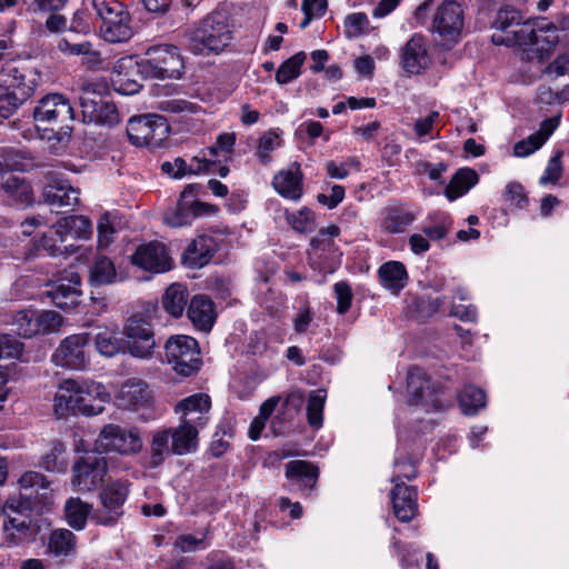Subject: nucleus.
<instances>
[{
  "label": "nucleus",
  "instance_id": "1",
  "mask_svg": "<svg viewBox=\"0 0 569 569\" xmlns=\"http://www.w3.org/2000/svg\"><path fill=\"white\" fill-rule=\"evenodd\" d=\"M20 493L10 497L3 507L9 516L4 523L6 541L9 546H19L30 541L37 535V527L24 511L41 510L52 505L53 490L47 478L37 471H26L18 480Z\"/></svg>",
  "mask_w": 569,
  "mask_h": 569
},
{
  "label": "nucleus",
  "instance_id": "2",
  "mask_svg": "<svg viewBox=\"0 0 569 569\" xmlns=\"http://www.w3.org/2000/svg\"><path fill=\"white\" fill-rule=\"evenodd\" d=\"M559 41V30L546 19L526 21L519 30L512 31V37L507 39L495 38V43L506 46H519L528 51L537 53L542 59L549 54Z\"/></svg>",
  "mask_w": 569,
  "mask_h": 569
},
{
  "label": "nucleus",
  "instance_id": "3",
  "mask_svg": "<svg viewBox=\"0 0 569 569\" xmlns=\"http://www.w3.org/2000/svg\"><path fill=\"white\" fill-rule=\"evenodd\" d=\"M92 223L83 216H70L58 220L40 240L41 248L49 256L73 253L79 247L63 246L68 239L88 240L92 236Z\"/></svg>",
  "mask_w": 569,
  "mask_h": 569
},
{
  "label": "nucleus",
  "instance_id": "4",
  "mask_svg": "<svg viewBox=\"0 0 569 569\" xmlns=\"http://www.w3.org/2000/svg\"><path fill=\"white\" fill-rule=\"evenodd\" d=\"M138 72L146 78L178 79L182 74L183 60L179 49L171 44L149 48L137 61Z\"/></svg>",
  "mask_w": 569,
  "mask_h": 569
},
{
  "label": "nucleus",
  "instance_id": "5",
  "mask_svg": "<svg viewBox=\"0 0 569 569\" xmlns=\"http://www.w3.org/2000/svg\"><path fill=\"white\" fill-rule=\"evenodd\" d=\"M92 7L101 20L100 34L111 43L124 42L132 38L130 16L118 0H92Z\"/></svg>",
  "mask_w": 569,
  "mask_h": 569
},
{
  "label": "nucleus",
  "instance_id": "6",
  "mask_svg": "<svg viewBox=\"0 0 569 569\" xmlns=\"http://www.w3.org/2000/svg\"><path fill=\"white\" fill-rule=\"evenodd\" d=\"M229 41L230 30L226 16L221 12H213L206 17L201 24L191 32L189 48L197 54L219 52L227 47Z\"/></svg>",
  "mask_w": 569,
  "mask_h": 569
},
{
  "label": "nucleus",
  "instance_id": "7",
  "mask_svg": "<svg viewBox=\"0 0 569 569\" xmlns=\"http://www.w3.org/2000/svg\"><path fill=\"white\" fill-rule=\"evenodd\" d=\"M39 73L33 69L19 68L8 64L6 72L0 76V108H6L9 102L12 108H18L31 97L39 82Z\"/></svg>",
  "mask_w": 569,
  "mask_h": 569
},
{
  "label": "nucleus",
  "instance_id": "8",
  "mask_svg": "<svg viewBox=\"0 0 569 569\" xmlns=\"http://www.w3.org/2000/svg\"><path fill=\"white\" fill-rule=\"evenodd\" d=\"M164 351L168 363L178 375L189 377L199 371L200 348L194 338L186 335L172 336L167 340Z\"/></svg>",
  "mask_w": 569,
  "mask_h": 569
},
{
  "label": "nucleus",
  "instance_id": "9",
  "mask_svg": "<svg viewBox=\"0 0 569 569\" xmlns=\"http://www.w3.org/2000/svg\"><path fill=\"white\" fill-rule=\"evenodd\" d=\"M168 133L167 120L162 116L153 113L131 117L127 126L128 138L137 147L157 148Z\"/></svg>",
  "mask_w": 569,
  "mask_h": 569
},
{
  "label": "nucleus",
  "instance_id": "10",
  "mask_svg": "<svg viewBox=\"0 0 569 569\" xmlns=\"http://www.w3.org/2000/svg\"><path fill=\"white\" fill-rule=\"evenodd\" d=\"M94 449L99 452L133 455L142 449V440L136 428L107 425L96 439Z\"/></svg>",
  "mask_w": 569,
  "mask_h": 569
},
{
  "label": "nucleus",
  "instance_id": "11",
  "mask_svg": "<svg viewBox=\"0 0 569 569\" xmlns=\"http://www.w3.org/2000/svg\"><path fill=\"white\" fill-rule=\"evenodd\" d=\"M197 189L196 184H189L183 189L176 206L164 212L163 221L166 224L173 228L184 227L190 224L198 216L216 212L212 206L197 201Z\"/></svg>",
  "mask_w": 569,
  "mask_h": 569
},
{
  "label": "nucleus",
  "instance_id": "12",
  "mask_svg": "<svg viewBox=\"0 0 569 569\" xmlns=\"http://www.w3.org/2000/svg\"><path fill=\"white\" fill-rule=\"evenodd\" d=\"M89 332L70 335L61 340L51 356V361L62 368L83 370L89 362Z\"/></svg>",
  "mask_w": 569,
  "mask_h": 569
},
{
  "label": "nucleus",
  "instance_id": "13",
  "mask_svg": "<svg viewBox=\"0 0 569 569\" xmlns=\"http://www.w3.org/2000/svg\"><path fill=\"white\" fill-rule=\"evenodd\" d=\"M129 493L124 481H112L99 493L100 507L92 513V519L102 526H112L122 516V506Z\"/></svg>",
  "mask_w": 569,
  "mask_h": 569
},
{
  "label": "nucleus",
  "instance_id": "14",
  "mask_svg": "<svg viewBox=\"0 0 569 569\" xmlns=\"http://www.w3.org/2000/svg\"><path fill=\"white\" fill-rule=\"evenodd\" d=\"M465 14L461 6L452 0L443 1L436 10L431 29L446 43H456L462 34Z\"/></svg>",
  "mask_w": 569,
  "mask_h": 569
},
{
  "label": "nucleus",
  "instance_id": "15",
  "mask_svg": "<svg viewBox=\"0 0 569 569\" xmlns=\"http://www.w3.org/2000/svg\"><path fill=\"white\" fill-rule=\"evenodd\" d=\"M71 485L82 492H90L97 489L107 475V461L102 457H80L72 467Z\"/></svg>",
  "mask_w": 569,
  "mask_h": 569
},
{
  "label": "nucleus",
  "instance_id": "16",
  "mask_svg": "<svg viewBox=\"0 0 569 569\" xmlns=\"http://www.w3.org/2000/svg\"><path fill=\"white\" fill-rule=\"evenodd\" d=\"M236 139L234 132L220 133L212 146L201 150L191 159L190 170L196 174L207 173L216 164L228 162L231 159Z\"/></svg>",
  "mask_w": 569,
  "mask_h": 569
},
{
  "label": "nucleus",
  "instance_id": "17",
  "mask_svg": "<svg viewBox=\"0 0 569 569\" xmlns=\"http://www.w3.org/2000/svg\"><path fill=\"white\" fill-rule=\"evenodd\" d=\"M129 353L139 359H150L153 355L156 340L150 322L144 319H129L123 331Z\"/></svg>",
  "mask_w": 569,
  "mask_h": 569
},
{
  "label": "nucleus",
  "instance_id": "18",
  "mask_svg": "<svg viewBox=\"0 0 569 569\" xmlns=\"http://www.w3.org/2000/svg\"><path fill=\"white\" fill-rule=\"evenodd\" d=\"M407 392L411 405H421L426 410L441 408L438 389L419 367H411L408 370Z\"/></svg>",
  "mask_w": 569,
  "mask_h": 569
},
{
  "label": "nucleus",
  "instance_id": "19",
  "mask_svg": "<svg viewBox=\"0 0 569 569\" xmlns=\"http://www.w3.org/2000/svg\"><path fill=\"white\" fill-rule=\"evenodd\" d=\"M132 266L151 273L169 271L173 261L166 246L158 241L140 244L130 257Z\"/></svg>",
  "mask_w": 569,
  "mask_h": 569
},
{
  "label": "nucleus",
  "instance_id": "20",
  "mask_svg": "<svg viewBox=\"0 0 569 569\" xmlns=\"http://www.w3.org/2000/svg\"><path fill=\"white\" fill-rule=\"evenodd\" d=\"M94 392V388L91 389ZM90 393V389L80 387L79 378L62 380L57 388L53 398V412L58 418L80 413V406L83 401L82 395Z\"/></svg>",
  "mask_w": 569,
  "mask_h": 569
},
{
  "label": "nucleus",
  "instance_id": "21",
  "mask_svg": "<svg viewBox=\"0 0 569 569\" xmlns=\"http://www.w3.org/2000/svg\"><path fill=\"white\" fill-rule=\"evenodd\" d=\"M33 118L37 122H64L73 119V109L62 94L51 93L38 102Z\"/></svg>",
  "mask_w": 569,
  "mask_h": 569
},
{
  "label": "nucleus",
  "instance_id": "22",
  "mask_svg": "<svg viewBox=\"0 0 569 569\" xmlns=\"http://www.w3.org/2000/svg\"><path fill=\"white\" fill-rule=\"evenodd\" d=\"M42 193L44 201L51 206L71 207L79 201V191L56 172L46 174Z\"/></svg>",
  "mask_w": 569,
  "mask_h": 569
},
{
  "label": "nucleus",
  "instance_id": "23",
  "mask_svg": "<svg viewBox=\"0 0 569 569\" xmlns=\"http://www.w3.org/2000/svg\"><path fill=\"white\" fill-rule=\"evenodd\" d=\"M211 401L208 395L197 393L187 397L176 405L174 411L180 416L181 423L189 422L201 429L208 421Z\"/></svg>",
  "mask_w": 569,
  "mask_h": 569
},
{
  "label": "nucleus",
  "instance_id": "24",
  "mask_svg": "<svg viewBox=\"0 0 569 569\" xmlns=\"http://www.w3.org/2000/svg\"><path fill=\"white\" fill-rule=\"evenodd\" d=\"M81 282L77 273L70 272V277L60 279L56 283L50 284L47 295L51 301L61 309H72L80 303Z\"/></svg>",
  "mask_w": 569,
  "mask_h": 569
},
{
  "label": "nucleus",
  "instance_id": "25",
  "mask_svg": "<svg viewBox=\"0 0 569 569\" xmlns=\"http://www.w3.org/2000/svg\"><path fill=\"white\" fill-rule=\"evenodd\" d=\"M116 400L122 408L138 409L149 405L151 391L143 380L130 378L119 386L116 392Z\"/></svg>",
  "mask_w": 569,
  "mask_h": 569
},
{
  "label": "nucleus",
  "instance_id": "26",
  "mask_svg": "<svg viewBox=\"0 0 569 569\" xmlns=\"http://www.w3.org/2000/svg\"><path fill=\"white\" fill-rule=\"evenodd\" d=\"M302 179L300 166L293 162L273 177L272 186L282 198L298 201L303 193Z\"/></svg>",
  "mask_w": 569,
  "mask_h": 569
},
{
  "label": "nucleus",
  "instance_id": "27",
  "mask_svg": "<svg viewBox=\"0 0 569 569\" xmlns=\"http://www.w3.org/2000/svg\"><path fill=\"white\" fill-rule=\"evenodd\" d=\"M401 59L407 72L419 74L425 71L431 63L425 38L418 34L410 38L402 50Z\"/></svg>",
  "mask_w": 569,
  "mask_h": 569
},
{
  "label": "nucleus",
  "instance_id": "28",
  "mask_svg": "<svg viewBox=\"0 0 569 569\" xmlns=\"http://www.w3.org/2000/svg\"><path fill=\"white\" fill-rule=\"evenodd\" d=\"M218 249V242L212 236H198L188 244L183 252V263L189 268L206 266Z\"/></svg>",
  "mask_w": 569,
  "mask_h": 569
},
{
  "label": "nucleus",
  "instance_id": "29",
  "mask_svg": "<svg viewBox=\"0 0 569 569\" xmlns=\"http://www.w3.org/2000/svg\"><path fill=\"white\" fill-rule=\"evenodd\" d=\"M395 516L402 522L415 518L418 511L417 491L413 487L397 482L391 491Z\"/></svg>",
  "mask_w": 569,
  "mask_h": 569
},
{
  "label": "nucleus",
  "instance_id": "30",
  "mask_svg": "<svg viewBox=\"0 0 569 569\" xmlns=\"http://www.w3.org/2000/svg\"><path fill=\"white\" fill-rule=\"evenodd\" d=\"M80 387L83 389L94 388V392L82 395L83 401L80 406V415L83 416H97L100 415L107 403L111 400L110 392L99 381L92 379L79 378Z\"/></svg>",
  "mask_w": 569,
  "mask_h": 569
},
{
  "label": "nucleus",
  "instance_id": "31",
  "mask_svg": "<svg viewBox=\"0 0 569 569\" xmlns=\"http://www.w3.org/2000/svg\"><path fill=\"white\" fill-rule=\"evenodd\" d=\"M187 315L193 327L203 332H209L217 318L213 302L206 296H194L189 303Z\"/></svg>",
  "mask_w": 569,
  "mask_h": 569
},
{
  "label": "nucleus",
  "instance_id": "32",
  "mask_svg": "<svg viewBox=\"0 0 569 569\" xmlns=\"http://www.w3.org/2000/svg\"><path fill=\"white\" fill-rule=\"evenodd\" d=\"M559 122V117H552L542 121L537 132L513 146V156L525 158L539 150L558 128Z\"/></svg>",
  "mask_w": 569,
  "mask_h": 569
},
{
  "label": "nucleus",
  "instance_id": "33",
  "mask_svg": "<svg viewBox=\"0 0 569 569\" xmlns=\"http://www.w3.org/2000/svg\"><path fill=\"white\" fill-rule=\"evenodd\" d=\"M90 340H93L97 352L106 358L117 356L123 348V341L117 327H97L90 333Z\"/></svg>",
  "mask_w": 569,
  "mask_h": 569
},
{
  "label": "nucleus",
  "instance_id": "34",
  "mask_svg": "<svg viewBox=\"0 0 569 569\" xmlns=\"http://www.w3.org/2000/svg\"><path fill=\"white\" fill-rule=\"evenodd\" d=\"M378 276L381 286L392 295H398L408 282V272L405 264L400 261H388L378 269Z\"/></svg>",
  "mask_w": 569,
  "mask_h": 569
},
{
  "label": "nucleus",
  "instance_id": "35",
  "mask_svg": "<svg viewBox=\"0 0 569 569\" xmlns=\"http://www.w3.org/2000/svg\"><path fill=\"white\" fill-rule=\"evenodd\" d=\"M286 477L300 490H311L318 479L317 468L308 461L293 460L286 465Z\"/></svg>",
  "mask_w": 569,
  "mask_h": 569
},
{
  "label": "nucleus",
  "instance_id": "36",
  "mask_svg": "<svg viewBox=\"0 0 569 569\" xmlns=\"http://www.w3.org/2000/svg\"><path fill=\"white\" fill-rule=\"evenodd\" d=\"M416 217L401 207H387L380 213V227L387 233H402Z\"/></svg>",
  "mask_w": 569,
  "mask_h": 569
},
{
  "label": "nucleus",
  "instance_id": "37",
  "mask_svg": "<svg viewBox=\"0 0 569 569\" xmlns=\"http://www.w3.org/2000/svg\"><path fill=\"white\" fill-rule=\"evenodd\" d=\"M199 428L197 426L181 423L171 429L172 448L174 455H187L197 450Z\"/></svg>",
  "mask_w": 569,
  "mask_h": 569
},
{
  "label": "nucleus",
  "instance_id": "38",
  "mask_svg": "<svg viewBox=\"0 0 569 569\" xmlns=\"http://www.w3.org/2000/svg\"><path fill=\"white\" fill-rule=\"evenodd\" d=\"M479 181V174L471 168L459 169L445 189L448 200L453 201L466 194Z\"/></svg>",
  "mask_w": 569,
  "mask_h": 569
},
{
  "label": "nucleus",
  "instance_id": "39",
  "mask_svg": "<svg viewBox=\"0 0 569 569\" xmlns=\"http://www.w3.org/2000/svg\"><path fill=\"white\" fill-rule=\"evenodd\" d=\"M76 551V536L68 529L53 530L48 540V552L58 559L73 556Z\"/></svg>",
  "mask_w": 569,
  "mask_h": 569
},
{
  "label": "nucleus",
  "instance_id": "40",
  "mask_svg": "<svg viewBox=\"0 0 569 569\" xmlns=\"http://www.w3.org/2000/svg\"><path fill=\"white\" fill-rule=\"evenodd\" d=\"M118 273L113 261L106 256H98L89 273V281L92 286H104L116 282Z\"/></svg>",
  "mask_w": 569,
  "mask_h": 569
},
{
  "label": "nucleus",
  "instance_id": "41",
  "mask_svg": "<svg viewBox=\"0 0 569 569\" xmlns=\"http://www.w3.org/2000/svg\"><path fill=\"white\" fill-rule=\"evenodd\" d=\"M173 453L171 428L157 430L150 446V466L158 467Z\"/></svg>",
  "mask_w": 569,
  "mask_h": 569
},
{
  "label": "nucleus",
  "instance_id": "42",
  "mask_svg": "<svg viewBox=\"0 0 569 569\" xmlns=\"http://www.w3.org/2000/svg\"><path fill=\"white\" fill-rule=\"evenodd\" d=\"M188 296V290L183 284L172 283L167 288L162 297V306L169 315L178 318L182 316L186 309Z\"/></svg>",
  "mask_w": 569,
  "mask_h": 569
},
{
  "label": "nucleus",
  "instance_id": "43",
  "mask_svg": "<svg viewBox=\"0 0 569 569\" xmlns=\"http://www.w3.org/2000/svg\"><path fill=\"white\" fill-rule=\"evenodd\" d=\"M522 17L518 10H516L512 7H505L501 8L496 17L495 20V28L497 30H500L505 33L502 34H493L492 40L495 41V38L499 39H507L508 37H512L513 30H519V27H521L525 22L521 21Z\"/></svg>",
  "mask_w": 569,
  "mask_h": 569
},
{
  "label": "nucleus",
  "instance_id": "44",
  "mask_svg": "<svg viewBox=\"0 0 569 569\" xmlns=\"http://www.w3.org/2000/svg\"><path fill=\"white\" fill-rule=\"evenodd\" d=\"M91 512V505L80 498H70L64 505L67 522L76 530L84 528L88 516Z\"/></svg>",
  "mask_w": 569,
  "mask_h": 569
},
{
  "label": "nucleus",
  "instance_id": "45",
  "mask_svg": "<svg viewBox=\"0 0 569 569\" xmlns=\"http://www.w3.org/2000/svg\"><path fill=\"white\" fill-rule=\"evenodd\" d=\"M66 446L60 441L49 445L48 451L40 459V467L50 472H63L67 468Z\"/></svg>",
  "mask_w": 569,
  "mask_h": 569
},
{
  "label": "nucleus",
  "instance_id": "46",
  "mask_svg": "<svg viewBox=\"0 0 569 569\" xmlns=\"http://www.w3.org/2000/svg\"><path fill=\"white\" fill-rule=\"evenodd\" d=\"M158 109L181 119L201 111L199 104L183 98H168L161 100L158 103Z\"/></svg>",
  "mask_w": 569,
  "mask_h": 569
},
{
  "label": "nucleus",
  "instance_id": "47",
  "mask_svg": "<svg viewBox=\"0 0 569 569\" xmlns=\"http://www.w3.org/2000/svg\"><path fill=\"white\" fill-rule=\"evenodd\" d=\"M452 223V219L448 213L436 212L429 217V222L422 227V232L430 240H441L447 237Z\"/></svg>",
  "mask_w": 569,
  "mask_h": 569
},
{
  "label": "nucleus",
  "instance_id": "48",
  "mask_svg": "<svg viewBox=\"0 0 569 569\" xmlns=\"http://www.w3.org/2000/svg\"><path fill=\"white\" fill-rule=\"evenodd\" d=\"M306 60V53L300 51L283 61L276 72V81L287 84L300 76L301 67Z\"/></svg>",
  "mask_w": 569,
  "mask_h": 569
},
{
  "label": "nucleus",
  "instance_id": "49",
  "mask_svg": "<svg viewBox=\"0 0 569 569\" xmlns=\"http://www.w3.org/2000/svg\"><path fill=\"white\" fill-rule=\"evenodd\" d=\"M2 188L4 191L23 204H29L32 202V190L29 183L18 176L10 174L3 182Z\"/></svg>",
  "mask_w": 569,
  "mask_h": 569
},
{
  "label": "nucleus",
  "instance_id": "50",
  "mask_svg": "<svg viewBox=\"0 0 569 569\" xmlns=\"http://www.w3.org/2000/svg\"><path fill=\"white\" fill-rule=\"evenodd\" d=\"M326 399L327 392L323 389L313 390L308 397L307 416L312 428L319 429L322 426Z\"/></svg>",
  "mask_w": 569,
  "mask_h": 569
},
{
  "label": "nucleus",
  "instance_id": "51",
  "mask_svg": "<svg viewBox=\"0 0 569 569\" xmlns=\"http://www.w3.org/2000/svg\"><path fill=\"white\" fill-rule=\"evenodd\" d=\"M286 220L295 231L300 233L312 232L316 229L315 212L307 207L295 212H286Z\"/></svg>",
  "mask_w": 569,
  "mask_h": 569
},
{
  "label": "nucleus",
  "instance_id": "52",
  "mask_svg": "<svg viewBox=\"0 0 569 569\" xmlns=\"http://www.w3.org/2000/svg\"><path fill=\"white\" fill-rule=\"evenodd\" d=\"M459 403L466 415H475L486 406V395L477 387L467 386L459 395Z\"/></svg>",
  "mask_w": 569,
  "mask_h": 569
},
{
  "label": "nucleus",
  "instance_id": "53",
  "mask_svg": "<svg viewBox=\"0 0 569 569\" xmlns=\"http://www.w3.org/2000/svg\"><path fill=\"white\" fill-rule=\"evenodd\" d=\"M352 171H360V161L357 157H348L343 160H330L326 162V172L332 179H346Z\"/></svg>",
  "mask_w": 569,
  "mask_h": 569
},
{
  "label": "nucleus",
  "instance_id": "54",
  "mask_svg": "<svg viewBox=\"0 0 569 569\" xmlns=\"http://www.w3.org/2000/svg\"><path fill=\"white\" fill-rule=\"evenodd\" d=\"M343 28L348 39L359 38L370 31V21L366 13L353 12L345 18Z\"/></svg>",
  "mask_w": 569,
  "mask_h": 569
},
{
  "label": "nucleus",
  "instance_id": "55",
  "mask_svg": "<svg viewBox=\"0 0 569 569\" xmlns=\"http://www.w3.org/2000/svg\"><path fill=\"white\" fill-rule=\"evenodd\" d=\"M13 331L24 338H31L37 335L36 317L32 310H22L13 316Z\"/></svg>",
  "mask_w": 569,
  "mask_h": 569
},
{
  "label": "nucleus",
  "instance_id": "56",
  "mask_svg": "<svg viewBox=\"0 0 569 569\" xmlns=\"http://www.w3.org/2000/svg\"><path fill=\"white\" fill-rule=\"evenodd\" d=\"M282 143L281 132L276 130H269L264 132L258 141L257 156L262 162L270 160V153L278 149Z\"/></svg>",
  "mask_w": 569,
  "mask_h": 569
},
{
  "label": "nucleus",
  "instance_id": "57",
  "mask_svg": "<svg viewBox=\"0 0 569 569\" xmlns=\"http://www.w3.org/2000/svg\"><path fill=\"white\" fill-rule=\"evenodd\" d=\"M416 476V462L412 459H405V451L397 450V456L393 463V475L391 481L405 483L403 479H412Z\"/></svg>",
  "mask_w": 569,
  "mask_h": 569
},
{
  "label": "nucleus",
  "instance_id": "58",
  "mask_svg": "<svg viewBox=\"0 0 569 569\" xmlns=\"http://www.w3.org/2000/svg\"><path fill=\"white\" fill-rule=\"evenodd\" d=\"M103 100L89 88H86L80 97V106L82 109L83 121L91 123L97 119L98 109H100Z\"/></svg>",
  "mask_w": 569,
  "mask_h": 569
},
{
  "label": "nucleus",
  "instance_id": "59",
  "mask_svg": "<svg viewBox=\"0 0 569 569\" xmlns=\"http://www.w3.org/2000/svg\"><path fill=\"white\" fill-rule=\"evenodd\" d=\"M37 335L39 333H51L62 325V317L52 310L34 311Z\"/></svg>",
  "mask_w": 569,
  "mask_h": 569
},
{
  "label": "nucleus",
  "instance_id": "60",
  "mask_svg": "<svg viewBox=\"0 0 569 569\" xmlns=\"http://www.w3.org/2000/svg\"><path fill=\"white\" fill-rule=\"evenodd\" d=\"M97 231L98 249L104 250L113 242L117 232L108 213L100 217L97 224Z\"/></svg>",
  "mask_w": 569,
  "mask_h": 569
},
{
  "label": "nucleus",
  "instance_id": "61",
  "mask_svg": "<svg viewBox=\"0 0 569 569\" xmlns=\"http://www.w3.org/2000/svg\"><path fill=\"white\" fill-rule=\"evenodd\" d=\"M206 538H207L206 533L180 535L174 541V547L178 548L182 552H192L196 550H201L207 547Z\"/></svg>",
  "mask_w": 569,
  "mask_h": 569
},
{
  "label": "nucleus",
  "instance_id": "62",
  "mask_svg": "<svg viewBox=\"0 0 569 569\" xmlns=\"http://www.w3.org/2000/svg\"><path fill=\"white\" fill-rule=\"evenodd\" d=\"M23 345L14 337L0 336V360L19 359L22 355Z\"/></svg>",
  "mask_w": 569,
  "mask_h": 569
},
{
  "label": "nucleus",
  "instance_id": "63",
  "mask_svg": "<svg viewBox=\"0 0 569 569\" xmlns=\"http://www.w3.org/2000/svg\"><path fill=\"white\" fill-rule=\"evenodd\" d=\"M561 153L555 154L548 162L543 174L539 179L542 186L555 184L562 176Z\"/></svg>",
  "mask_w": 569,
  "mask_h": 569
},
{
  "label": "nucleus",
  "instance_id": "64",
  "mask_svg": "<svg viewBox=\"0 0 569 569\" xmlns=\"http://www.w3.org/2000/svg\"><path fill=\"white\" fill-rule=\"evenodd\" d=\"M295 331L298 335L306 333L313 323V312L308 305H302L292 320Z\"/></svg>",
  "mask_w": 569,
  "mask_h": 569
}]
</instances>
